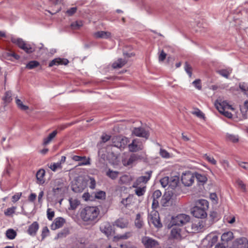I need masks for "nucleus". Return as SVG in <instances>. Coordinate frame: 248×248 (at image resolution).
<instances>
[{
  "mask_svg": "<svg viewBox=\"0 0 248 248\" xmlns=\"http://www.w3.org/2000/svg\"><path fill=\"white\" fill-rule=\"evenodd\" d=\"M181 181L186 186H190L194 182V174L190 171L183 173L181 176Z\"/></svg>",
  "mask_w": 248,
  "mask_h": 248,
  "instance_id": "obj_9",
  "label": "nucleus"
},
{
  "mask_svg": "<svg viewBox=\"0 0 248 248\" xmlns=\"http://www.w3.org/2000/svg\"><path fill=\"white\" fill-rule=\"evenodd\" d=\"M45 170L44 169H40L36 173V177L37 180V183L42 185L45 183L44 176Z\"/></svg>",
  "mask_w": 248,
  "mask_h": 248,
  "instance_id": "obj_27",
  "label": "nucleus"
},
{
  "mask_svg": "<svg viewBox=\"0 0 248 248\" xmlns=\"http://www.w3.org/2000/svg\"><path fill=\"white\" fill-rule=\"evenodd\" d=\"M169 177L166 176L160 179V183L163 187L165 188L168 186H169Z\"/></svg>",
  "mask_w": 248,
  "mask_h": 248,
  "instance_id": "obj_50",
  "label": "nucleus"
},
{
  "mask_svg": "<svg viewBox=\"0 0 248 248\" xmlns=\"http://www.w3.org/2000/svg\"><path fill=\"white\" fill-rule=\"evenodd\" d=\"M189 220L190 217L189 216L184 214H181L175 217H172L171 223L172 226H183L189 222Z\"/></svg>",
  "mask_w": 248,
  "mask_h": 248,
  "instance_id": "obj_5",
  "label": "nucleus"
},
{
  "mask_svg": "<svg viewBox=\"0 0 248 248\" xmlns=\"http://www.w3.org/2000/svg\"><path fill=\"white\" fill-rule=\"evenodd\" d=\"M6 235L7 237L9 239H13L16 235V232L13 229H8L6 231Z\"/></svg>",
  "mask_w": 248,
  "mask_h": 248,
  "instance_id": "obj_45",
  "label": "nucleus"
},
{
  "mask_svg": "<svg viewBox=\"0 0 248 248\" xmlns=\"http://www.w3.org/2000/svg\"><path fill=\"white\" fill-rule=\"evenodd\" d=\"M203 157L208 162L213 165H216L217 164L216 160L212 156L208 155L207 154H205L204 155Z\"/></svg>",
  "mask_w": 248,
  "mask_h": 248,
  "instance_id": "obj_53",
  "label": "nucleus"
},
{
  "mask_svg": "<svg viewBox=\"0 0 248 248\" xmlns=\"http://www.w3.org/2000/svg\"><path fill=\"white\" fill-rule=\"evenodd\" d=\"M160 156L164 158H169L170 157V153L165 149L161 148L159 151Z\"/></svg>",
  "mask_w": 248,
  "mask_h": 248,
  "instance_id": "obj_52",
  "label": "nucleus"
},
{
  "mask_svg": "<svg viewBox=\"0 0 248 248\" xmlns=\"http://www.w3.org/2000/svg\"><path fill=\"white\" fill-rule=\"evenodd\" d=\"M132 236V232H126L123 234H119L116 236L115 237L118 239H127Z\"/></svg>",
  "mask_w": 248,
  "mask_h": 248,
  "instance_id": "obj_43",
  "label": "nucleus"
},
{
  "mask_svg": "<svg viewBox=\"0 0 248 248\" xmlns=\"http://www.w3.org/2000/svg\"><path fill=\"white\" fill-rule=\"evenodd\" d=\"M127 62V61L124 59H119L117 61L114 62L112 67L114 69L120 68L124 66Z\"/></svg>",
  "mask_w": 248,
  "mask_h": 248,
  "instance_id": "obj_34",
  "label": "nucleus"
},
{
  "mask_svg": "<svg viewBox=\"0 0 248 248\" xmlns=\"http://www.w3.org/2000/svg\"><path fill=\"white\" fill-rule=\"evenodd\" d=\"M148 221L152 223L155 227L161 228L162 225L160 222L158 212L155 210H153L148 215Z\"/></svg>",
  "mask_w": 248,
  "mask_h": 248,
  "instance_id": "obj_6",
  "label": "nucleus"
},
{
  "mask_svg": "<svg viewBox=\"0 0 248 248\" xmlns=\"http://www.w3.org/2000/svg\"><path fill=\"white\" fill-rule=\"evenodd\" d=\"M132 177L127 174H124L120 177L119 180V184L120 185H129L130 182L132 181Z\"/></svg>",
  "mask_w": 248,
  "mask_h": 248,
  "instance_id": "obj_25",
  "label": "nucleus"
},
{
  "mask_svg": "<svg viewBox=\"0 0 248 248\" xmlns=\"http://www.w3.org/2000/svg\"><path fill=\"white\" fill-rule=\"evenodd\" d=\"M161 195L162 193L161 191L159 190H156L154 192L152 198L153 199L158 200V199L161 196Z\"/></svg>",
  "mask_w": 248,
  "mask_h": 248,
  "instance_id": "obj_61",
  "label": "nucleus"
},
{
  "mask_svg": "<svg viewBox=\"0 0 248 248\" xmlns=\"http://www.w3.org/2000/svg\"><path fill=\"white\" fill-rule=\"evenodd\" d=\"M49 232V230L47 227H45L43 228L41 234L42 239H44L46 236L48 235Z\"/></svg>",
  "mask_w": 248,
  "mask_h": 248,
  "instance_id": "obj_62",
  "label": "nucleus"
},
{
  "mask_svg": "<svg viewBox=\"0 0 248 248\" xmlns=\"http://www.w3.org/2000/svg\"><path fill=\"white\" fill-rule=\"evenodd\" d=\"M234 237L233 233L231 231H228L223 233L221 236V241L224 243H227L231 241Z\"/></svg>",
  "mask_w": 248,
  "mask_h": 248,
  "instance_id": "obj_26",
  "label": "nucleus"
},
{
  "mask_svg": "<svg viewBox=\"0 0 248 248\" xmlns=\"http://www.w3.org/2000/svg\"><path fill=\"white\" fill-rule=\"evenodd\" d=\"M40 65V63L36 61H30L26 65V68L28 69H33Z\"/></svg>",
  "mask_w": 248,
  "mask_h": 248,
  "instance_id": "obj_40",
  "label": "nucleus"
},
{
  "mask_svg": "<svg viewBox=\"0 0 248 248\" xmlns=\"http://www.w3.org/2000/svg\"><path fill=\"white\" fill-rule=\"evenodd\" d=\"M48 167L53 171H56L58 169H62V166L61 165V163H52Z\"/></svg>",
  "mask_w": 248,
  "mask_h": 248,
  "instance_id": "obj_49",
  "label": "nucleus"
},
{
  "mask_svg": "<svg viewBox=\"0 0 248 248\" xmlns=\"http://www.w3.org/2000/svg\"><path fill=\"white\" fill-rule=\"evenodd\" d=\"M136 189L135 190V194L138 196H141L143 195L146 191V186H138L135 187Z\"/></svg>",
  "mask_w": 248,
  "mask_h": 248,
  "instance_id": "obj_41",
  "label": "nucleus"
},
{
  "mask_svg": "<svg viewBox=\"0 0 248 248\" xmlns=\"http://www.w3.org/2000/svg\"><path fill=\"white\" fill-rule=\"evenodd\" d=\"M96 38L108 39L111 37V33L109 31H98L93 34Z\"/></svg>",
  "mask_w": 248,
  "mask_h": 248,
  "instance_id": "obj_24",
  "label": "nucleus"
},
{
  "mask_svg": "<svg viewBox=\"0 0 248 248\" xmlns=\"http://www.w3.org/2000/svg\"><path fill=\"white\" fill-rule=\"evenodd\" d=\"M16 209V206H12V207L8 208L4 211V214L6 216H10L15 213Z\"/></svg>",
  "mask_w": 248,
  "mask_h": 248,
  "instance_id": "obj_51",
  "label": "nucleus"
},
{
  "mask_svg": "<svg viewBox=\"0 0 248 248\" xmlns=\"http://www.w3.org/2000/svg\"><path fill=\"white\" fill-rule=\"evenodd\" d=\"M16 103L18 108L22 110H26L29 108L27 106L24 105L22 101L17 97L16 98Z\"/></svg>",
  "mask_w": 248,
  "mask_h": 248,
  "instance_id": "obj_42",
  "label": "nucleus"
},
{
  "mask_svg": "<svg viewBox=\"0 0 248 248\" xmlns=\"http://www.w3.org/2000/svg\"><path fill=\"white\" fill-rule=\"evenodd\" d=\"M57 134V130H54L49 134L46 138L44 139L43 144L45 145L48 144L53 140V139L55 137Z\"/></svg>",
  "mask_w": 248,
  "mask_h": 248,
  "instance_id": "obj_35",
  "label": "nucleus"
},
{
  "mask_svg": "<svg viewBox=\"0 0 248 248\" xmlns=\"http://www.w3.org/2000/svg\"><path fill=\"white\" fill-rule=\"evenodd\" d=\"M86 187V182L80 179L75 180L71 186L72 190L76 193L82 192Z\"/></svg>",
  "mask_w": 248,
  "mask_h": 248,
  "instance_id": "obj_11",
  "label": "nucleus"
},
{
  "mask_svg": "<svg viewBox=\"0 0 248 248\" xmlns=\"http://www.w3.org/2000/svg\"><path fill=\"white\" fill-rule=\"evenodd\" d=\"M207 228L205 222L203 220H197L191 224V232H202Z\"/></svg>",
  "mask_w": 248,
  "mask_h": 248,
  "instance_id": "obj_15",
  "label": "nucleus"
},
{
  "mask_svg": "<svg viewBox=\"0 0 248 248\" xmlns=\"http://www.w3.org/2000/svg\"><path fill=\"white\" fill-rule=\"evenodd\" d=\"M193 85L198 90L202 89L201 82L200 79H196L192 82Z\"/></svg>",
  "mask_w": 248,
  "mask_h": 248,
  "instance_id": "obj_64",
  "label": "nucleus"
},
{
  "mask_svg": "<svg viewBox=\"0 0 248 248\" xmlns=\"http://www.w3.org/2000/svg\"><path fill=\"white\" fill-rule=\"evenodd\" d=\"M129 152L134 153L142 151L144 149V141L139 139H134L128 145Z\"/></svg>",
  "mask_w": 248,
  "mask_h": 248,
  "instance_id": "obj_4",
  "label": "nucleus"
},
{
  "mask_svg": "<svg viewBox=\"0 0 248 248\" xmlns=\"http://www.w3.org/2000/svg\"><path fill=\"white\" fill-rule=\"evenodd\" d=\"M194 179H196L199 185H203L206 182L207 178L205 174L197 172L194 173Z\"/></svg>",
  "mask_w": 248,
  "mask_h": 248,
  "instance_id": "obj_22",
  "label": "nucleus"
},
{
  "mask_svg": "<svg viewBox=\"0 0 248 248\" xmlns=\"http://www.w3.org/2000/svg\"><path fill=\"white\" fill-rule=\"evenodd\" d=\"M139 158V156L138 155L133 154L130 156L128 159H124L122 160V162L124 166H130L134 164Z\"/></svg>",
  "mask_w": 248,
  "mask_h": 248,
  "instance_id": "obj_21",
  "label": "nucleus"
},
{
  "mask_svg": "<svg viewBox=\"0 0 248 248\" xmlns=\"http://www.w3.org/2000/svg\"><path fill=\"white\" fill-rule=\"evenodd\" d=\"M11 42L16 45L19 48H21L25 44H26V42L24 41L22 38H16L14 37H12L11 38Z\"/></svg>",
  "mask_w": 248,
  "mask_h": 248,
  "instance_id": "obj_30",
  "label": "nucleus"
},
{
  "mask_svg": "<svg viewBox=\"0 0 248 248\" xmlns=\"http://www.w3.org/2000/svg\"><path fill=\"white\" fill-rule=\"evenodd\" d=\"M185 70L186 71V72L188 74L189 77H191L192 76V67L187 62L185 63Z\"/></svg>",
  "mask_w": 248,
  "mask_h": 248,
  "instance_id": "obj_58",
  "label": "nucleus"
},
{
  "mask_svg": "<svg viewBox=\"0 0 248 248\" xmlns=\"http://www.w3.org/2000/svg\"><path fill=\"white\" fill-rule=\"evenodd\" d=\"M112 142L115 147L123 150L129 142V140L128 138L125 137L118 136L112 139Z\"/></svg>",
  "mask_w": 248,
  "mask_h": 248,
  "instance_id": "obj_7",
  "label": "nucleus"
},
{
  "mask_svg": "<svg viewBox=\"0 0 248 248\" xmlns=\"http://www.w3.org/2000/svg\"><path fill=\"white\" fill-rule=\"evenodd\" d=\"M4 103L6 104L10 103L12 100V93L11 91H8L5 93V95L3 97Z\"/></svg>",
  "mask_w": 248,
  "mask_h": 248,
  "instance_id": "obj_44",
  "label": "nucleus"
},
{
  "mask_svg": "<svg viewBox=\"0 0 248 248\" xmlns=\"http://www.w3.org/2000/svg\"><path fill=\"white\" fill-rule=\"evenodd\" d=\"M21 49L24 50L27 54L32 53L35 50V48L33 45L27 43H26Z\"/></svg>",
  "mask_w": 248,
  "mask_h": 248,
  "instance_id": "obj_32",
  "label": "nucleus"
},
{
  "mask_svg": "<svg viewBox=\"0 0 248 248\" xmlns=\"http://www.w3.org/2000/svg\"><path fill=\"white\" fill-rule=\"evenodd\" d=\"M5 56L6 58H7L8 60H11V59L10 57H12L16 60H18L20 58V56L16 54L15 52L13 51H10L8 52H6L5 54Z\"/></svg>",
  "mask_w": 248,
  "mask_h": 248,
  "instance_id": "obj_47",
  "label": "nucleus"
},
{
  "mask_svg": "<svg viewBox=\"0 0 248 248\" xmlns=\"http://www.w3.org/2000/svg\"><path fill=\"white\" fill-rule=\"evenodd\" d=\"M179 182V178L177 176H173L169 178V187L174 189L178 186Z\"/></svg>",
  "mask_w": 248,
  "mask_h": 248,
  "instance_id": "obj_28",
  "label": "nucleus"
},
{
  "mask_svg": "<svg viewBox=\"0 0 248 248\" xmlns=\"http://www.w3.org/2000/svg\"><path fill=\"white\" fill-rule=\"evenodd\" d=\"M64 222L65 220L63 218L61 217H57L55 219L54 221L51 225V229L55 230L57 229H59L63 226Z\"/></svg>",
  "mask_w": 248,
  "mask_h": 248,
  "instance_id": "obj_19",
  "label": "nucleus"
},
{
  "mask_svg": "<svg viewBox=\"0 0 248 248\" xmlns=\"http://www.w3.org/2000/svg\"><path fill=\"white\" fill-rule=\"evenodd\" d=\"M131 132L133 135L144 138L145 140H147L150 136L149 131L142 127H134L131 130Z\"/></svg>",
  "mask_w": 248,
  "mask_h": 248,
  "instance_id": "obj_10",
  "label": "nucleus"
},
{
  "mask_svg": "<svg viewBox=\"0 0 248 248\" xmlns=\"http://www.w3.org/2000/svg\"><path fill=\"white\" fill-rule=\"evenodd\" d=\"M215 105L217 109L220 113H222L227 118H231L232 117V114L226 110H233V108L231 105L229 104L227 101H222L221 100L217 99L216 101Z\"/></svg>",
  "mask_w": 248,
  "mask_h": 248,
  "instance_id": "obj_3",
  "label": "nucleus"
},
{
  "mask_svg": "<svg viewBox=\"0 0 248 248\" xmlns=\"http://www.w3.org/2000/svg\"><path fill=\"white\" fill-rule=\"evenodd\" d=\"M183 231L178 226L172 227L169 236L170 239L180 241L183 238Z\"/></svg>",
  "mask_w": 248,
  "mask_h": 248,
  "instance_id": "obj_13",
  "label": "nucleus"
},
{
  "mask_svg": "<svg viewBox=\"0 0 248 248\" xmlns=\"http://www.w3.org/2000/svg\"><path fill=\"white\" fill-rule=\"evenodd\" d=\"M100 231L107 236L111 234L112 229L110 224L108 222H105L101 224L100 227Z\"/></svg>",
  "mask_w": 248,
  "mask_h": 248,
  "instance_id": "obj_17",
  "label": "nucleus"
},
{
  "mask_svg": "<svg viewBox=\"0 0 248 248\" xmlns=\"http://www.w3.org/2000/svg\"><path fill=\"white\" fill-rule=\"evenodd\" d=\"M69 233L68 231L67 230H63L62 232H60L57 234V236L55 237V239H57L59 238H61L63 237H65L67 236V235Z\"/></svg>",
  "mask_w": 248,
  "mask_h": 248,
  "instance_id": "obj_54",
  "label": "nucleus"
},
{
  "mask_svg": "<svg viewBox=\"0 0 248 248\" xmlns=\"http://www.w3.org/2000/svg\"><path fill=\"white\" fill-rule=\"evenodd\" d=\"M69 61L67 59L57 58L52 60L49 63L48 66L52 67L54 65H67Z\"/></svg>",
  "mask_w": 248,
  "mask_h": 248,
  "instance_id": "obj_18",
  "label": "nucleus"
},
{
  "mask_svg": "<svg viewBox=\"0 0 248 248\" xmlns=\"http://www.w3.org/2000/svg\"><path fill=\"white\" fill-rule=\"evenodd\" d=\"M22 196V193H16L15 195L12 196V199L13 202H16L18 201Z\"/></svg>",
  "mask_w": 248,
  "mask_h": 248,
  "instance_id": "obj_63",
  "label": "nucleus"
},
{
  "mask_svg": "<svg viewBox=\"0 0 248 248\" xmlns=\"http://www.w3.org/2000/svg\"><path fill=\"white\" fill-rule=\"evenodd\" d=\"M135 225L138 229L141 228L144 225L143 221L141 218L140 214H138L136 215V217L135 220Z\"/></svg>",
  "mask_w": 248,
  "mask_h": 248,
  "instance_id": "obj_36",
  "label": "nucleus"
},
{
  "mask_svg": "<svg viewBox=\"0 0 248 248\" xmlns=\"http://www.w3.org/2000/svg\"><path fill=\"white\" fill-rule=\"evenodd\" d=\"M141 242L145 248H158L159 247V243L156 240L148 236L143 237Z\"/></svg>",
  "mask_w": 248,
  "mask_h": 248,
  "instance_id": "obj_12",
  "label": "nucleus"
},
{
  "mask_svg": "<svg viewBox=\"0 0 248 248\" xmlns=\"http://www.w3.org/2000/svg\"><path fill=\"white\" fill-rule=\"evenodd\" d=\"M100 210L96 206H86L80 212L82 220L88 224H94L98 219Z\"/></svg>",
  "mask_w": 248,
  "mask_h": 248,
  "instance_id": "obj_1",
  "label": "nucleus"
},
{
  "mask_svg": "<svg viewBox=\"0 0 248 248\" xmlns=\"http://www.w3.org/2000/svg\"><path fill=\"white\" fill-rule=\"evenodd\" d=\"M69 202L70 205V209L72 210L76 209L80 203L78 200L72 198H70L69 199Z\"/></svg>",
  "mask_w": 248,
  "mask_h": 248,
  "instance_id": "obj_39",
  "label": "nucleus"
},
{
  "mask_svg": "<svg viewBox=\"0 0 248 248\" xmlns=\"http://www.w3.org/2000/svg\"><path fill=\"white\" fill-rule=\"evenodd\" d=\"M119 174V171L113 170L110 169H108L106 172V176L112 180H115Z\"/></svg>",
  "mask_w": 248,
  "mask_h": 248,
  "instance_id": "obj_31",
  "label": "nucleus"
},
{
  "mask_svg": "<svg viewBox=\"0 0 248 248\" xmlns=\"http://www.w3.org/2000/svg\"><path fill=\"white\" fill-rule=\"evenodd\" d=\"M55 215L54 212L50 208L47 210V217L49 220H52Z\"/></svg>",
  "mask_w": 248,
  "mask_h": 248,
  "instance_id": "obj_59",
  "label": "nucleus"
},
{
  "mask_svg": "<svg viewBox=\"0 0 248 248\" xmlns=\"http://www.w3.org/2000/svg\"><path fill=\"white\" fill-rule=\"evenodd\" d=\"M208 208V201L206 200H199L196 202V205L192 208L191 213L195 217L204 218L207 216L206 211Z\"/></svg>",
  "mask_w": 248,
  "mask_h": 248,
  "instance_id": "obj_2",
  "label": "nucleus"
},
{
  "mask_svg": "<svg viewBox=\"0 0 248 248\" xmlns=\"http://www.w3.org/2000/svg\"><path fill=\"white\" fill-rule=\"evenodd\" d=\"M128 225L129 221L128 219L123 217L119 218L114 222V225L121 229L127 228Z\"/></svg>",
  "mask_w": 248,
  "mask_h": 248,
  "instance_id": "obj_20",
  "label": "nucleus"
},
{
  "mask_svg": "<svg viewBox=\"0 0 248 248\" xmlns=\"http://www.w3.org/2000/svg\"><path fill=\"white\" fill-rule=\"evenodd\" d=\"M171 196L169 193L166 192L161 199V203L163 206H167L168 202L170 200Z\"/></svg>",
  "mask_w": 248,
  "mask_h": 248,
  "instance_id": "obj_38",
  "label": "nucleus"
},
{
  "mask_svg": "<svg viewBox=\"0 0 248 248\" xmlns=\"http://www.w3.org/2000/svg\"><path fill=\"white\" fill-rule=\"evenodd\" d=\"M71 26L73 29H78L82 26V23L81 21H76L72 23Z\"/></svg>",
  "mask_w": 248,
  "mask_h": 248,
  "instance_id": "obj_60",
  "label": "nucleus"
},
{
  "mask_svg": "<svg viewBox=\"0 0 248 248\" xmlns=\"http://www.w3.org/2000/svg\"><path fill=\"white\" fill-rule=\"evenodd\" d=\"M95 197L98 199H104L106 198V193L103 191H99L95 193Z\"/></svg>",
  "mask_w": 248,
  "mask_h": 248,
  "instance_id": "obj_57",
  "label": "nucleus"
},
{
  "mask_svg": "<svg viewBox=\"0 0 248 248\" xmlns=\"http://www.w3.org/2000/svg\"><path fill=\"white\" fill-rule=\"evenodd\" d=\"M132 199V197L130 196H129L127 198L123 199L121 201V203L124 204L125 207H127L128 205L130 204Z\"/></svg>",
  "mask_w": 248,
  "mask_h": 248,
  "instance_id": "obj_56",
  "label": "nucleus"
},
{
  "mask_svg": "<svg viewBox=\"0 0 248 248\" xmlns=\"http://www.w3.org/2000/svg\"><path fill=\"white\" fill-rule=\"evenodd\" d=\"M227 139L228 140L232 141V142L235 143L238 141L239 139L237 136L233 135H228Z\"/></svg>",
  "mask_w": 248,
  "mask_h": 248,
  "instance_id": "obj_55",
  "label": "nucleus"
},
{
  "mask_svg": "<svg viewBox=\"0 0 248 248\" xmlns=\"http://www.w3.org/2000/svg\"><path fill=\"white\" fill-rule=\"evenodd\" d=\"M88 244V241L84 238H80L77 243L72 248H85Z\"/></svg>",
  "mask_w": 248,
  "mask_h": 248,
  "instance_id": "obj_33",
  "label": "nucleus"
},
{
  "mask_svg": "<svg viewBox=\"0 0 248 248\" xmlns=\"http://www.w3.org/2000/svg\"><path fill=\"white\" fill-rule=\"evenodd\" d=\"M152 171H148L146 172V176H142L138 177L136 181L134 183L132 187H137L138 186H143L145 185L150 179Z\"/></svg>",
  "mask_w": 248,
  "mask_h": 248,
  "instance_id": "obj_14",
  "label": "nucleus"
},
{
  "mask_svg": "<svg viewBox=\"0 0 248 248\" xmlns=\"http://www.w3.org/2000/svg\"><path fill=\"white\" fill-rule=\"evenodd\" d=\"M207 238L209 240V243L211 244V246H212L217 241L218 236L214 233H210L207 235Z\"/></svg>",
  "mask_w": 248,
  "mask_h": 248,
  "instance_id": "obj_37",
  "label": "nucleus"
},
{
  "mask_svg": "<svg viewBox=\"0 0 248 248\" xmlns=\"http://www.w3.org/2000/svg\"><path fill=\"white\" fill-rule=\"evenodd\" d=\"M39 229V224L36 222H33L29 227L28 229V233L31 235H35Z\"/></svg>",
  "mask_w": 248,
  "mask_h": 248,
  "instance_id": "obj_23",
  "label": "nucleus"
},
{
  "mask_svg": "<svg viewBox=\"0 0 248 248\" xmlns=\"http://www.w3.org/2000/svg\"><path fill=\"white\" fill-rule=\"evenodd\" d=\"M230 248H248V240L246 238H239L235 240L233 247Z\"/></svg>",
  "mask_w": 248,
  "mask_h": 248,
  "instance_id": "obj_16",
  "label": "nucleus"
},
{
  "mask_svg": "<svg viewBox=\"0 0 248 248\" xmlns=\"http://www.w3.org/2000/svg\"><path fill=\"white\" fill-rule=\"evenodd\" d=\"M232 72V69L230 67H228L226 69H220L217 71V73L226 78H229Z\"/></svg>",
  "mask_w": 248,
  "mask_h": 248,
  "instance_id": "obj_29",
  "label": "nucleus"
},
{
  "mask_svg": "<svg viewBox=\"0 0 248 248\" xmlns=\"http://www.w3.org/2000/svg\"><path fill=\"white\" fill-rule=\"evenodd\" d=\"M191 114L194 115L199 118L205 119V117L204 113L201 111L199 108H197L195 111H193Z\"/></svg>",
  "mask_w": 248,
  "mask_h": 248,
  "instance_id": "obj_48",
  "label": "nucleus"
},
{
  "mask_svg": "<svg viewBox=\"0 0 248 248\" xmlns=\"http://www.w3.org/2000/svg\"><path fill=\"white\" fill-rule=\"evenodd\" d=\"M56 185L53 187L52 189L53 195L56 198L61 197L64 194L65 189L64 187V184L60 180H57L55 181Z\"/></svg>",
  "mask_w": 248,
  "mask_h": 248,
  "instance_id": "obj_8",
  "label": "nucleus"
},
{
  "mask_svg": "<svg viewBox=\"0 0 248 248\" xmlns=\"http://www.w3.org/2000/svg\"><path fill=\"white\" fill-rule=\"evenodd\" d=\"M235 183L238 188H240L243 192L247 191L246 185L241 180L237 179Z\"/></svg>",
  "mask_w": 248,
  "mask_h": 248,
  "instance_id": "obj_46",
  "label": "nucleus"
}]
</instances>
